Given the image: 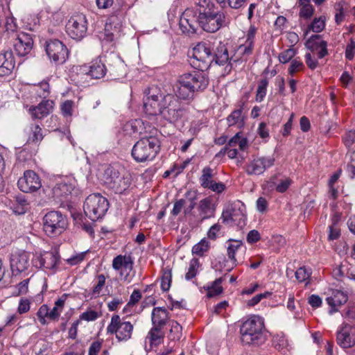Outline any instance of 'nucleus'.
<instances>
[{
    "mask_svg": "<svg viewBox=\"0 0 355 355\" xmlns=\"http://www.w3.org/2000/svg\"><path fill=\"white\" fill-rule=\"evenodd\" d=\"M31 254L23 250H16L11 254L10 263L12 272L17 275L28 270L30 266Z\"/></svg>",
    "mask_w": 355,
    "mask_h": 355,
    "instance_id": "16",
    "label": "nucleus"
},
{
    "mask_svg": "<svg viewBox=\"0 0 355 355\" xmlns=\"http://www.w3.org/2000/svg\"><path fill=\"white\" fill-rule=\"evenodd\" d=\"M67 227V217L61 212L51 211L43 218V229L49 236L54 237L61 234Z\"/></svg>",
    "mask_w": 355,
    "mask_h": 355,
    "instance_id": "6",
    "label": "nucleus"
},
{
    "mask_svg": "<svg viewBox=\"0 0 355 355\" xmlns=\"http://www.w3.org/2000/svg\"><path fill=\"white\" fill-rule=\"evenodd\" d=\"M347 171L351 178L355 176V151L350 155V161L347 166Z\"/></svg>",
    "mask_w": 355,
    "mask_h": 355,
    "instance_id": "64",
    "label": "nucleus"
},
{
    "mask_svg": "<svg viewBox=\"0 0 355 355\" xmlns=\"http://www.w3.org/2000/svg\"><path fill=\"white\" fill-rule=\"evenodd\" d=\"M130 184V175L125 173L123 169L115 182L111 186V189L116 193H122L125 191Z\"/></svg>",
    "mask_w": 355,
    "mask_h": 355,
    "instance_id": "31",
    "label": "nucleus"
},
{
    "mask_svg": "<svg viewBox=\"0 0 355 355\" xmlns=\"http://www.w3.org/2000/svg\"><path fill=\"white\" fill-rule=\"evenodd\" d=\"M272 295V293L270 291H266L263 293L256 295L250 300L247 301L246 304L248 306H254L259 304L263 299L269 298Z\"/></svg>",
    "mask_w": 355,
    "mask_h": 355,
    "instance_id": "52",
    "label": "nucleus"
},
{
    "mask_svg": "<svg viewBox=\"0 0 355 355\" xmlns=\"http://www.w3.org/2000/svg\"><path fill=\"white\" fill-rule=\"evenodd\" d=\"M199 210L202 215V219L210 217L214 213L211 200L209 198L201 200L199 203Z\"/></svg>",
    "mask_w": 355,
    "mask_h": 355,
    "instance_id": "36",
    "label": "nucleus"
},
{
    "mask_svg": "<svg viewBox=\"0 0 355 355\" xmlns=\"http://www.w3.org/2000/svg\"><path fill=\"white\" fill-rule=\"evenodd\" d=\"M150 89L144 99V109L149 116L160 115L169 122H175L184 114L178 97L172 94L162 95Z\"/></svg>",
    "mask_w": 355,
    "mask_h": 355,
    "instance_id": "1",
    "label": "nucleus"
},
{
    "mask_svg": "<svg viewBox=\"0 0 355 355\" xmlns=\"http://www.w3.org/2000/svg\"><path fill=\"white\" fill-rule=\"evenodd\" d=\"M296 51L293 48H289L279 55V60L281 63L285 64L292 60L295 55Z\"/></svg>",
    "mask_w": 355,
    "mask_h": 355,
    "instance_id": "53",
    "label": "nucleus"
},
{
    "mask_svg": "<svg viewBox=\"0 0 355 355\" xmlns=\"http://www.w3.org/2000/svg\"><path fill=\"white\" fill-rule=\"evenodd\" d=\"M144 129V123L141 119H134L125 123L123 127L124 135L132 136L141 135Z\"/></svg>",
    "mask_w": 355,
    "mask_h": 355,
    "instance_id": "30",
    "label": "nucleus"
},
{
    "mask_svg": "<svg viewBox=\"0 0 355 355\" xmlns=\"http://www.w3.org/2000/svg\"><path fill=\"white\" fill-rule=\"evenodd\" d=\"M200 266V264L198 259H191L189 264L188 271L185 275V279L187 280H190L194 278L198 272Z\"/></svg>",
    "mask_w": 355,
    "mask_h": 355,
    "instance_id": "43",
    "label": "nucleus"
},
{
    "mask_svg": "<svg viewBox=\"0 0 355 355\" xmlns=\"http://www.w3.org/2000/svg\"><path fill=\"white\" fill-rule=\"evenodd\" d=\"M152 323L154 327L163 328L168 322L167 310L162 307H155L151 313Z\"/></svg>",
    "mask_w": 355,
    "mask_h": 355,
    "instance_id": "27",
    "label": "nucleus"
},
{
    "mask_svg": "<svg viewBox=\"0 0 355 355\" xmlns=\"http://www.w3.org/2000/svg\"><path fill=\"white\" fill-rule=\"evenodd\" d=\"M226 146L232 147V148L239 146L241 150H244L248 148V140L240 132H238L229 140Z\"/></svg>",
    "mask_w": 355,
    "mask_h": 355,
    "instance_id": "35",
    "label": "nucleus"
},
{
    "mask_svg": "<svg viewBox=\"0 0 355 355\" xmlns=\"http://www.w3.org/2000/svg\"><path fill=\"white\" fill-rule=\"evenodd\" d=\"M30 308H31L30 300L25 298V297H21L19 302V305L17 307V312L19 314L25 313H27L30 310Z\"/></svg>",
    "mask_w": 355,
    "mask_h": 355,
    "instance_id": "57",
    "label": "nucleus"
},
{
    "mask_svg": "<svg viewBox=\"0 0 355 355\" xmlns=\"http://www.w3.org/2000/svg\"><path fill=\"white\" fill-rule=\"evenodd\" d=\"M213 176V170L210 167L206 166L203 168L202 175L199 179L201 186L205 189H207L210 184L214 182L212 180Z\"/></svg>",
    "mask_w": 355,
    "mask_h": 355,
    "instance_id": "42",
    "label": "nucleus"
},
{
    "mask_svg": "<svg viewBox=\"0 0 355 355\" xmlns=\"http://www.w3.org/2000/svg\"><path fill=\"white\" fill-rule=\"evenodd\" d=\"M223 223L230 224L233 223L234 225L243 227L245 225L246 211L245 206L241 201H236L229 205L223 210L220 218Z\"/></svg>",
    "mask_w": 355,
    "mask_h": 355,
    "instance_id": "9",
    "label": "nucleus"
},
{
    "mask_svg": "<svg viewBox=\"0 0 355 355\" xmlns=\"http://www.w3.org/2000/svg\"><path fill=\"white\" fill-rule=\"evenodd\" d=\"M67 32L69 35L75 40L83 38L87 31V20L83 13L73 15L67 24Z\"/></svg>",
    "mask_w": 355,
    "mask_h": 355,
    "instance_id": "11",
    "label": "nucleus"
},
{
    "mask_svg": "<svg viewBox=\"0 0 355 355\" xmlns=\"http://www.w3.org/2000/svg\"><path fill=\"white\" fill-rule=\"evenodd\" d=\"M226 248L228 258L232 262L233 266H236V253L241 250L243 252H245V247L244 246L243 241L241 240L229 239L226 242Z\"/></svg>",
    "mask_w": 355,
    "mask_h": 355,
    "instance_id": "26",
    "label": "nucleus"
},
{
    "mask_svg": "<svg viewBox=\"0 0 355 355\" xmlns=\"http://www.w3.org/2000/svg\"><path fill=\"white\" fill-rule=\"evenodd\" d=\"M222 284V278H218L216 279L212 285L207 288V296L209 297H212L214 296L218 295L223 292V287L221 286Z\"/></svg>",
    "mask_w": 355,
    "mask_h": 355,
    "instance_id": "46",
    "label": "nucleus"
},
{
    "mask_svg": "<svg viewBox=\"0 0 355 355\" xmlns=\"http://www.w3.org/2000/svg\"><path fill=\"white\" fill-rule=\"evenodd\" d=\"M220 230L221 225L219 223H216L213 225L212 226H211V227L209 229L207 232V237L209 239L215 240L217 238Z\"/></svg>",
    "mask_w": 355,
    "mask_h": 355,
    "instance_id": "63",
    "label": "nucleus"
},
{
    "mask_svg": "<svg viewBox=\"0 0 355 355\" xmlns=\"http://www.w3.org/2000/svg\"><path fill=\"white\" fill-rule=\"evenodd\" d=\"M311 273L312 271L310 268L303 266L300 267L295 271V275L298 282H304L309 279Z\"/></svg>",
    "mask_w": 355,
    "mask_h": 355,
    "instance_id": "47",
    "label": "nucleus"
},
{
    "mask_svg": "<svg viewBox=\"0 0 355 355\" xmlns=\"http://www.w3.org/2000/svg\"><path fill=\"white\" fill-rule=\"evenodd\" d=\"M50 309L46 304L42 305L37 313V316L42 324H47L46 319L50 320Z\"/></svg>",
    "mask_w": 355,
    "mask_h": 355,
    "instance_id": "48",
    "label": "nucleus"
},
{
    "mask_svg": "<svg viewBox=\"0 0 355 355\" xmlns=\"http://www.w3.org/2000/svg\"><path fill=\"white\" fill-rule=\"evenodd\" d=\"M164 333L162 331V328L153 327L152 329L148 334L147 338L149 340L150 346H157L159 345L164 338Z\"/></svg>",
    "mask_w": 355,
    "mask_h": 355,
    "instance_id": "34",
    "label": "nucleus"
},
{
    "mask_svg": "<svg viewBox=\"0 0 355 355\" xmlns=\"http://www.w3.org/2000/svg\"><path fill=\"white\" fill-rule=\"evenodd\" d=\"M73 103L71 101H66L61 105L62 113L65 116H70L73 113Z\"/></svg>",
    "mask_w": 355,
    "mask_h": 355,
    "instance_id": "62",
    "label": "nucleus"
},
{
    "mask_svg": "<svg viewBox=\"0 0 355 355\" xmlns=\"http://www.w3.org/2000/svg\"><path fill=\"white\" fill-rule=\"evenodd\" d=\"M120 168L114 166H105L99 173V178L110 188L121 173Z\"/></svg>",
    "mask_w": 355,
    "mask_h": 355,
    "instance_id": "25",
    "label": "nucleus"
},
{
    "mask_svg": "<svg viewBox=\"0 0 355 355\" xmlns=\"http://www.w3.org/2000/svg\"><path fill=\"white\" fill-rule=\"evenodd\" d=\"M254 44L249 42H245L241 44L238 49L239 53L242 54L243 57H248L252 53Z\"/></svg>",
    "mask_w": 355,
    "mask_h": 355,
    "instance_id": "59",
    "label": "nucleus"
},
{
    "mask_svg": "<svg viewBox=\"0 0 355 355\" xmlns=\"http://www.w3.org/2000/svg\"><path fill=\"white\" fill-rule=\"evenodd\" d=\"M43 138L42 129L38 125H32L28 130V143H37Z\"/></svg>",
    "mask_w": 355,
    "mask_h": 355,
    "instance_id": "41",
    "label": "nucleus"
},
{
    "mask_svg": "<svg viewBox=\"0 0 355 355\" xmlns=\"http://www.w3.org/2000/svg\"><path fill=\"white\" fill-rule=\"evenodd\" d=\"M245 116L241 108L234 110L227 118V122L229 126H236L241 128L244 126Z\"/></svg>",
    "mask_w": 355,
    "mask_h": 355,
    "instance_id": "33",
    "label": "nucleus"
},
{
    "mask_svg": "<svg viewBox=\"0 0 355 355\" xmlns=\"http://www.w3.org/2000/svg\"><path fill=\"white\" fill-rule=\"evenodd\" d=\"M33 41L31 35L26 33H20L14 42V50L19 56L28 54L33 48Z\"/></svg>",
    "mask_w": 355,
    "mask_h": 355,
    "instance_id": "23",
    "label": "nucleus"
},
{
    "mask_svg": "<svg viewBox=\"0 0 355 355\" xmlns=\"http://www.w3.org/2000/svg\"><path fill=\"white\" fill-rule=\"evenodd\" d=\"M336 15L335 19L337 24L342 22L345 16L347 6L344 3L340 2L336 4Z\"/></svg>",
    "mask_w": 355,
    "mask_h": 355,
    "instance_id": "49",
    "label": "nucleus"
},
{
    "mask_svg": "<svg viewBox=\"0 0 355 355\" xmlns=\"http://www.w3.org/2000/svg\"><path fill=\"white\" fill-rule=\"evenodd\" d=\"M196 7L198 15H205L214 10V4L211 0H198Z\"/></svg>",
    "mask_w": 355,
    "mask_h": 355,
    "instance_id": "39",
    "label": "nucleus"
},
{
    "mask_svg": "<svg viewBox=\"0 0 355 355\" xmlns=\"http://www.w3.org/2000/svg\"><path fill=\"white\" fill-rule=\"evenodd\" d=\"M229 22V19L223 11L213 10L205 15H198L199 25L209 33L216 32L221 27L227 26Z\"/></svg>",
    "mask_w": 355,
    "mask_h": 355,
    "instance_id": "8",
    "label": "nucleus"
},
{
    "mask_svg": "<svg viewBox=\"0 0 355 355\" xmlns=\"http://www.w3.org/2000/svg\"><path fill=\"white\" fill-rule=\"evenodd\" d=\"M304 69V65L303 62L299 58H295L291 60L288 71L290 75L293 76L296 72L302 71Z\"/></svg>",
    "mask_w": 355,
    "mask_h": 355,
    "instance_id": "54",
    "label": "nucleus"
},
{
    "mask_svg": "<svg viewBox=\"0 0 355 355\" xmlns=\"http://www.w3.org/2000/svg\"><path fill=\"white\" fill-rule=\"evenodd\" d=\"M273 156L257 157L250 160L245 166V171L250 175H259L275 164Z\"/></svg>",
    "mask_w": 355,
    "mask_h": 355,
    "instance_id": "13",
    "label": "nucleus"
},
{
    "mask_svg": "<svg viewBox=\"0 0 355 355\" xmlns=\"http://www.w3.org/2000/svg\"><path fill=\"white\" fill-rule=\"evenodd\" d=\"M31 92L35 93L40 98H46L50 94L49 84L46 81H42L31 87Z\"/></svg>",
    "mask_w": 355,
    "mask_h": 355,
    "instance_id": "37",
    "label": "nucleus"
},
{
    "mask_svg": "<svg viewBox=\"0 0 355 355\" xmlns=\"http://www.w3.org/2000/svg\"><path fill=\"white\" fill-rule=\"evenodd\" d=\"M46 52L49 59L57 64L64 62L68 55L67 47L58 40L46 42Z\"/></svg>",
    "mask_w": 355,
    "mask_h": 355,
    "instance_id": "14",
    "label": "nucleus"
},
{
    "mask_svg": "<svg viewBox=\"0 0 355 355\" xmlns=\"http://www.w3.org/2000/svg\"><path fill=\"white\" fill-rule=\"evenodd\" d=\"M76 180L73 177H66L57 183L53 189L55 198L62 199L69 196L76 187Z\"/></svg>",
    "mask_w": 355,
    "mask_h": 355,
    "instance_id": "21",
    "label": "nucleus"
},
{
    "mask_svg": "<svg viewBox=\"0 0 355 355\" xmlns=\"http://www.w3.org/2000/svg\"><path fill=\"white\" fill-rule=\"evenodd\" d=\"M112 268L119 272L121 279L130 282V273L133 268V260L130 255H118L112 261Z\"/></svg>",
    "mask_w": 355,
    "mask_h": 355,
    "instance_id": "17",
    "label": "nucleus"
},
{
    "mask_svg": "<svg viewBox=\"0 0 355 355\" xmlns=\"http://www.w3.org/2000/svg\"><path fill=\"white\" fill-rule=\"evenodd\" d=\"M112 28L111 24H106L105 26L104 32L101 33L100 35V38L103 40H105L107 42H111L114 40V33L112 32H110V30Z\"/></svg>",
    "mask_w": 355,
    "mask_h": 355,
    "instance_id": "60",
    "label": "nucleus"
},
{
    "mask_svg": "<svg viewBox=\"0 0 355 355\" xmlns=\"http://www.w3.org/2000/svg\"><path fill=\"white\" fill-rule=\"evenodd\" d=\"M58 259L59 256L56 252H44L37 256L33 263L37 268L53 270L56 267Z\"/></svg>",
    "mask_w": 355,
    "mask_h": 355,
    "instance_id": "22",
    "label": "nucleus"
},
{
    "mask_svg": "<svg viewBox=\"0 0 355 355\" xmlns=\"http://www.w3.org/2000/svg\"><path fill=\"white\" fill-rule=\"evenodd\" d=\"M159 148L160 143L157 137H143L133 146L132 156L139 163L150 162L155 158Z\"/></svg>",
    "mask_w": 355,
    "mask_h": 355,
    "instance_id": "4",
    "label": "nucleus"
},
{
    "mask_svg": "<svg viewBox=\"0 0 355 355\" xmlns=\"http://www.w3.org/2000/svg\"><path fill=\"white\" fill-rule=\"evenodd\" d=\"M100 316V314L94 310H88L80 315V320L85 321H94Z\"/></svg>",
    "mask_w": 355,
    "mask_h": 355,
    "instance_id": "58",
    "label": "nucleus"
},
{
    "mask_svg": "<svg viewBox=\"0 0 355 355\" xmlns=\"http://www.w3.org/2000/svg\"><path fill=\"white\" fill-rule=\"evenodd\" d=\"M53 102L42 101L38 105L29 108V112L35 119H42L46 116L53 108Z\"/></svg>",
    "mask_w": 355,
    "mask_h": 355,
    "instance_id": "28",
    "label": "nucleus"
},
{
    "mask_svg": "<svg viewBox=\"0 0 355 355\" xmlns=\"http://www.w3.org/2000/svg\"><path fill=\"white\" fill-rule=\"evenodd\" d=\"M214 61L211 44L206 42L198 43L192 51L191 64L200 71H204Z\"/></svg>",
    "mask_w": 355,
    "mask_h": 355,
    "instance_id": "7",
    "label": "nucleus"
},
{
    "mask_svg": "<svg viewBox=\"0 0 355 355\" xmlns=\"http://www.w3.org/2000/svg\"><path fill=\"white\" fill-rule=\"evenodd\" d=\"M273 344L278 349H283L287 347L288 343L284 334H277L274 337Z\"/></svg>",
    "mask_w": 355,
    "mask_h": 355,
    "instance_id": "56",
    "label": "nucleus"
},
{
    "mask_svg": "<svg viewBox=\"0 0 355 355\" xmlns=\"http://www.w3.org/2000/svg\"><path fill=\"white\" fill-rule=\"evenodd\" d=\"M133 325L130 322L122 321L119 315H114L107 327L109 334H114L119 342L128 340L132 336Z\"/></svg>",
    "mask_w": 355,
    "mask_h": 355,
    "instance_id": "10",
    "label": "nucleus"
},
{
    "mask_svg": "<svg viewBox=\"0 0 355 355\" xmlns=\"http://www.w3.org/2000/svg\"><path fill=\"white\" fill-rule=\"evenodd\" d=\"M15 67L12 52L0 55V76H8Z\"/></svg>",
    "mask_w": 355,
    "mask_h": 355,
    "instance_id": "29",
    "label": "nucleus"
},
{
    "mask_svg": "<svg viewBox=\"0 0 355 355\" xmlns=\"http://www.w3.org/2000/svg\"><path fill=\"white\" fill-rule=\"evenodd\" d=\"M300 16L304 19H309L312 17L314 12V8L310 3H306V5H300Z\"/></svg>",
    "mask_w": 355,
    "mask_h": 355,
    "instance_id": "55",
    "label": "nucleus"
},
{
    "mask_svg": "<svg viewBox=\"0 0 355 355\" xmlns=\"http://www.w3.org/2000/svg\"><path fill=\"white\" fill-rule=\"evenodd\" d=\"M19 189L25 193L35 191L41 187L38 175L33 171H26L17 182Z\"/></svg>",
    "mask_w": 355,
    "mask_h": 355,
    "instance_id": "19",
    "label": "nucleus"
},
{
    "mask_svg": "<svg viewBox=\"0 0 355 355\" xmlns=\"http://www.w3.org/2000/svg\"><path fill=\"white\" fill-rule=\"evenodd\" d=\"M172 272L171 270H165L161 279V288L164 291H167L171 287Z\"/></svg>",
    "mask_w": 355,
    "mask_h": 355,
    "instance_id": "50",
    "label": "nucleus"
},
{
    "mask_svg": "<svg viewBox=\"0 0 355 355\" xmlns=\"http://www.w3.org/2000/svg\"><path fill=\"white\" fill-rule=\"evenodd\" d=\"M240 332L241 341L245 345H262L268 337L263 318L255 315L243 323Z\"/></svg>",
    "mask_w": 355,
    "mask_h": 355,
    "instance_id": "3",
    "label": "nucleus"
},
{
    "mask_svg": "<svg viewBox=\"0 0 355 355\" xmlns=\"http://www.w3.org/2000/svg\"><path fill=\"white\" fill-rule=\"evenodd\" d=\"M325 27V17H320L318 18H315L313 22L308 26L307 29L305 31L304 34L307 35L310 31H312L314 33H320L321 32Z\"/></svg>",
    "mask_w": 355,
    "mask_h": 355,
    "instance_id": "40",
    "label": "nucleus"
},
{
    "mask_svg": "<svg viewBox=\"0 0 355 355\" xmlns=\"http://www.w3.org/2000/svg\"><path fill=\"white\" fill-rule=\"evenodd\" d=\"M107 66V71L113 78H118L126 74V64L121 57L115 53H111L108 56Z\"/></svg>",
    "mask_w": 355,
    "mask_h": 355,
    "instance_id": "20",
    "label": "nucleus"
},
{
    "mask_svg": "<svg viewBox=\"0 0 355 355\" xmlns=\"http://www.w3.org/2000/svg\"><path fill=\"white\" fill-rule=\"evenodd\" d=\"M305 45L307 49L312 51H318L319 58H322L327 54V43L318 35L311 36L306 41Z\"/></svg>",
    "mask_w": 355,
    "mask_h": 355,
    "instance_id": "24",
    "label": "nucleus"
},
{
    "mask_svg": "<svg viewBox=\"0 0 355 355\" xmlns=\"http://www.w3.org/2000/svg\"><path fill=\"white\" fill-rule=\"evenodd\" d=\"M65 300V297L62 296L55 302L53 308L50 310V320H58L63 311Z\"/></svg>",
    "mask_w": 355,
    "mask_h": 355,
    "instance_id": "38",
    "label": "nucleus"
},
{
    "mask_svg": "<svg viewBox=\"0 0 355 355\" xmlns=\"http://www.w3.org/2000/svg\"><path fill=\"white\" fill-rule=\"evenodd\" d=\"M108 207L107 200L99 193H92L87 196L83 206L85 215L92 221L103 217Z\"/></svg>",
    "mask_w": 355,
    "mask_h": 355,
    "instance_id": "5",
    "label": "nucleus"
},
{
    "mask_svg": "<svg viewBox=\"0 0 355 355\" xmlns=\"http://www.w3.org/2000/svg\"><path fill=\"white\" fill-rule=\"evenodd\" d=\"M213 55L216 64L224 65L228 63L227 67L230 65V69L232 68V60H230L227 49L224 44L220 43Z\"/></svg>",
    "mask_w": 355,
    "mask_h": 355,
    "instance_id": "32",
    "label": "nucleus"
},
{
    "mask_svg": "<svg viewBox=\"0 0 355 355\" xmlns=\"http://www.w3.org/2000/svg\"><path fill=\"white\" fill-rule=\"evenodd\" d=\"M105 284V277L103 275H99L96 277V282L92 289V295L94 297H98Z\"/></svg>",
    "mask_w": 355,
    "mask_h": 355,
    "instance_id": "51",
    "label": "nucleus"
},
{
    "mask_svg": "<svg viewBox=\"0 0 355 355\" xmlns=\"http://www.w3.org/2000/svg\"><path fill=\"white\" fill-rule=\"evenodd\" d=\"M268 85V81L266 79H261L258 84L257 94H256V101L257 102H261L267 92V87Z\"/></svg>",
    "mask_w": 355,
    "mask_h": 355,
    "instance_id": "45",
    "label": "nucleus"
},
{
    "mask_svg": "<svg viewBox=\"0 0 355 355\" xmlns=\"http://www.w3.org/2000/svg\"><path fill=\"white\" fill-rule=\"evenodd\" d=\"M73 71L77 73L78 77L83 78L82 76H85L98 79L105 76L107 68L101 60L97 58L92 62L91 66H76L73 68Z\"/></svg>",
    "mask_w": 355,
    "mask_h": 355,
    "instance_id": "12",
    "label": "nucleus"
},
{
    "mask_svg": "<svg viewBox=\"0 0 355 355\" xmlns=\"http://www.w3.org/2000/svg\"><path fill=\"white\" fill-rule=\"evenodd\" d=\"M327 295L326 302L330 307L329 313L331 315L337 312L339 307L348 300L347 294L340 289L329 288Z\"/></svg>",
    "mask_w": 355,
    "mask_h": 355,
    "instance_id": "18",
    "label": "nucleus"
},
{
    "mask_svg": "<svg viewBox=\"0 0 355 355\" xmlns=\"http://www.w3.org/2000/svg\"><path fill=\"white\" fill-rule=\"evenodd\" d=\"M343 142L347 148H351L355 143V130L347 132L343 138Z\"/></svg>",
    "mask_w": 355,
    "mask_h": 355,
    "instance_id": "61",
    "label": "nucleus"
},
{
    "mask_svg": "<svg viewBox=\"0 0 355 355\" xmlns=\"http://www.w3.org/2000/svg\"><path fill=\"white\" fill-rule=\"evenodd\" d=\"M209 248V243L206 239H202L192 248V253L202 256Z\"/></svg>",
    "mask_w": 355,
    "mask_h": 355,
    "instance_id": "44",
    "label": "nucleus"
},
{
    "mask_svg": "<svg viewBox=\"0 0 355 355\" xmlns=\"http://www.w3.org/2000/svg\"><path fill=\"white\" fill-rule=\"evenodd\" d=\"M198 25V16H196V12L191 8L186 9L179 21L180 29L182 33L188 35L196 33Z\"/></svg>",
    "mask_w": 355,
    "mask_h": 355,
    "instance_id": "15",
    "label": "nucleus"
},
{
    "mask_svg": "<svg viewBox=\"0 0 355 355\" xmlns=\"http://www.w3.org/2000/svg\"><path fill=\"white\" fill-rule=\"evenodd\" d=\"M208 84V78L203 71L186 73L179 76L175 92L178 98L190 100L195 92L204 90Z\"/></svg>",
    "mask_w": 355,
    "mask_h": 355,
    "instance_id": "2",
    "label": "nucleus"
}]
</instances>
